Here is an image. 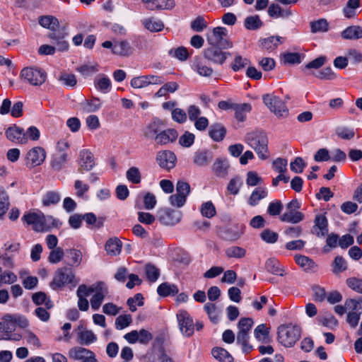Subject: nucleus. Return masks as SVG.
I'll return each mask as SVG.
<instances>
[{"label": "nucleus", "instance_id": "nucleus-27", "mask_svg": "<svg viewBox=\"0 0 362 362\" xmlns=\"http://www.w3.org/2000/svg\"><path fill=\"white\" fill-rule=\"evenodd\" d=\"M360 7V0H349L344 7L342 12L347 18H352L358 13Z\"/></svg>", "mask_w": 362, "mask_h": 362}, {"label": "nucleus", "instance_id": "nucleus-55", "mask_svg": "<svg viewBox=\"0 0 362 362\" xmlns=\"http://www.w3.org/2000/svg\"><path fill=\"white\" fill-rule=\"evenodd\" d=\"M129 310L132 312L136 310V305L142 306L144 305V298L141 293H136L133 298H129L127 302Z\"/></svg>", "mask_w": 362, "mask_h": 362}, {"label": "nucleus", "instance_id": "nucleus-23", "mask_svg": "<svg viewBox=\"0 0 362 362\" xmlns=\"http://www.w3.org/2000/svg\"><path fill=\"white\" fill-rule=\"evenodd\" d=\"M281 37L279 36H269L259 40V47L267 52H272L281 44Z\"/></svg>", "mask_w": 362, "mask_h": 362}, {"label": "nucleus", "instance_id": "nucleus-5", "mask_svg": "<svg viewBox=\"0 0 362 362\" xmlns=\"http://www.w3.org/2000/svg\"><path fill=\"white\" fill-rule=\"evenodd\" d=\"M21 77L24 82L34 86H40L45 82L47 74L42 69L30 66L21 70Z\"/></svg>", "mask_w": 362, "mask_h": 362}, {"label": "nucleus", "instance_id": "nucleus-56", "mask_svg": "<svg viewBox=\"0 0 362 362\" xmlns=\"http://www.w3.org/2000/svg\"><path fill=\"white\" fill-rule=\"evenodd\" d=\"M145 271L147 279L151 282H155L160 276L159 269L153 264H147Z\"/></svg>", "mask_w": 362, "mask_h": 362}, {"label": "nucleus", "instance_id": "nucleus-58", "mask_svg": "<svg viewBox=\"0 0 362 362\" xmlns=\"http://www.w3.org/2000/svg\"><path fill=\"white\" fill-rule=\"evenodd\" d=\"M249 334L238 332L237 334V343L242 345L243 350L245 352L249 351L252 346L248 343Z\"/></svg>", "mask_w": 362, "mask_h": 362}, {"label": "nucleus", "instance_id": "nucleus-54", "mask_svg": "<svg viewBox=\"0 0 362 362\" xmlns=\"http://www.w3.org/2000/svg\"><path fill=\"white\" fill-rule=\"evenodd\" d=\"M253 324L254 322L250 317L241 318L238 324V332L249 334V331L252 327Z\"/></svg>", "mask_w": 362, "mask_h": 362}, {"label": "nucleus", "instance_id": "nucleus-43", "mask_svg": "<svg viewBox=\"0 0 362 362\" xmlns=\"http://www.w3.org/2000/svg\"><path fill=\"white\" fill-rule=\"evenodd\" d=\"M261 239L269 244L275 243L279 238V235L276 232L267 228L262 230L259 235Z\"/></svg>", "mask_w": 362, "mask_h": 362}, {"label": "nucleus", "instance_id": "nucleus-64", "mask_svg": "<svg viewBox=\"0 0 362 362\" xmlns=\"http://www.w3.org/2000/svg\"><path fill=\"white\" fill-rule=\"evenodd\" d=\"M346 284L352 290L362 293V279L350 278L346 280Z\"/></svg>", "mask_w": 362, "mask_h": 362}, {"label": "nucleus", "instance_id": "nucleus-59", "mask_svg": "<svg viewBox=\"0 0 362 362\" xmlns=\"http://www.w3.org/2000/svg\"><path fill=\"white\" fill-rule=\"evenodd\" d=\"M64 250L61 247L52 250L48 257V261L52 264L59 262L64 257Z\"/></svg>", "mask_w": 362, "mask_h": 362}, {"label": "nucleus", "instance_id": "nucleus-15", "mask_svg": "<svg viewBox=\"0 0 362 362\" xmlns=\"http://www.w3.org/2000/svg\"><path fill=\"white\" fill-rule=\"evenodd\" d=\"M177 136V131L173 129H168L160 131L154 137V140L156 144L163 146L174 142Z\"/></svg>", "mask_w": 362, "mask_h": 362}, {"label": "nucleus", "instance_id": "nucleus-18", "mask_svg": "<svg viewBox=\"0 0 362 362\" xmlns=\"http://www.w3.org/2000/svg\"><path fill=\"white\" fill-rule=\"evenodd\" d=\"M23 220L28 225H32L33 229L37 232L45 231V225L42 223L43 214L37 213H28L23 216Z\"/></svg>", "mask_w": 362, "mask_h": 362}, {"label": "nucleus", "instance_id": "nucleus-44", "mask_svg": "<svg viewBox=\"0 0 362 362\" xmlns=\"http://www.w3.org/2000/svg\"><path fill=\"white\" fill-rule=\"evenodd\" d=\"M67 154L66 153H56L54 156V158L52 161V167L56 170H59L62 169L63 165L67 161Z\"/></svg>", "mask_w": 362, "mask_h": 362}, {"label": "nucleus", "instance_id": "nucleus-32", "mask_svg": "<svg viewBox=\"0 0 362 362\" xmlns=\"http://www.w3.org/2000/svg\"><path fill=\"white\" fill-rule=\"evenodd\" d=\"M79 343L83 345H88L97 340L96 335L93 331L88 329H83L78 334Z\"/></svg>", "mask_w": 362, "mask_h": 362}, {"label": "nucleus", "instance_id": "nucleus-11", "mask_svg": "<svg viewBox=\"0 0 362 362\" xmlns=\"http://www.w3.org/2000/svg\"><path fill=\"white\" fill-rule=\"evenodd\" d=\"M156 160L162 168L170 170L175 166L177 158L173 152L165 150L157 153Z\"/></svg>", "mask_w": 362, "mask_h": 362}, {"label": "nucleus", "instance_id": "nucleus-63", "mask_svg": "<svg viewBox=\"0 0 362 362\" xmlns=\"http://www.w3.org/2000/svg\"><path fill=\"white\" fill-rule=\"evenodd\" d=\"M291 170L296 173H301L305 167V163L300 157H297L290 164Z\"/></svg>", "mask_w": 362, "mask_h": 362}, {"label": "nucleus", "instance_id": "nucleus-21", "mask_svg": "<svg viewBox=\"0 0 362 362\" xmlns=\"http://www.w3.org/2000/svg\"><path fill=\"white\" fill-rule=\"evenodd\" d=\"M122 247V241L116 237L108 239L105 245V249L107 254L114 257L120 254Z\"/></svg>", "mask_w": 362, "mask_h": 362}, {"label": "nucleus", "instance_id": "nucleus-45", "mask_svg": "<svg viewBox=\"0 0 362 362\" xmlns=\"http://www.w3.org/2000/svg\"><path fill=\"white\" fill-rule=\"evenodd\" d=\"M251 110V105L247 103H244L237 106L235 108V118L240 121L243 122L245 119L246 115Z\"/></svg>", "mask_w": 362, "mask_h": 362}, {"label": "nucleus", "instance_id": "nucleus-28", "mask_svg": "<svg viewBox=\"0 0 362 362\" xmlns=\"http://www.w3.org/2000/svg\"><path fill=\"white\" fill-rule=\"evenodd\" d=\"M255 338L262 343H269L270 341L269 329L265 324L258 325L254 330Z\"/></svg>", "mask_w": 362, "mask_h": 362}, {"label": "nucleus", "instance_id": "nucleus-35", "mask_svg": "<svg viewBox=\"0 0 362 362\" xmlns=\"http://www.w3.org/2000/svg\"><path fill=\"white\" fill-rule=\"evenodd\" d=\"M204 310L209 315V319L214 323H217L219 320L221 311L216 305L212 303H207L204 305Z\"/></svg>", "mask_w": 362, "mask_h": 362}, {"label": "nucleus", "instance_id": "nucleus-16", "mask_svg": "<svg viewBox=\"0 0 362 362\" xmlns=\"http://www.w3.org/2000/svg\"><path fill=\"white\" fill-rule=\"evenodd\" d=\"M313 233L317 237H324L328 233V222L325 214H317L313 227Z\"/></svg>", "mask_w": 362, "mask_h": 362}, {"label": "nucleus", "instance_id": "nucleus-42", "mask_svg": "<svg viewBox=\"0 0 362 362\" xmlns=\"http://www.w3.org/2000/svg\"><path fill=\"white\" fill-rule=\"evenodd\" d=\"M168 54L171 57L177 59L180 61H185L189 57L188 51L184 47H179L177 48L170 49L168 51Z\"/></svg>", "mask_w": 362, "mask_h": 362}, {"label": "nucleus", "instance_id": "nucleus-24", "mask_svg": "<svg viewBox=\"0 0 362 362\" xmlns=\"http://www.w3.org/2000/svg\"><path fill=\"white\" fill-rule=\"evenodd\" d=\"M341 37L346 40H358L362 38V27L352 25L341 32Z\"/></svg>", "mask_w": 362, "mask_h": 362}, {"label": "nucleus", "instance_id": "nucleus-3", "mask_svg": "<svg viewBox=\"0 0 362 362\" xmlns=\"http://www.w3.org/2000/svg\"><path fill=\"white\" fill-rule=\"evenodd\" d=\"M263 102L277 118L284 119L288 116V109L285 103L279 97L273 94H267L263 96Z\"/></svg>", "mask_w": 362, "mask_h": 362}, {"label": "nucleus", "instance_id": "nucleus-39", "mask_svg": "<svg viewBox=\"0 0 362 362\" xmlns=\"http://www.w3.org/2000/svg\"><path fill=\"white\" fill-rule=\"evenodd\" d=\"M67 258L69 259V265L77 267L82 261V253L80 250L71 249L67 251Z\"/></svg>", "mask_w": 362, "mask_h": 362}, {"label": "nucleus", "instance_id": "nucleus-30", "mask_svg": "<svg viewBox=\"0 0 362 362\" xmlns=\"http://www.w3.org/2000/svg\"><path fill=\"white\" fill-rule=\"evenodd\" d=\"M226 133V129L219 124H214L211 125L209 132L210 137L216 141L223 140Z\"/></svg>", "mask_w": 362, "mask_h": 362}, {"label": "nucleus", "instance_id": "nucleus-6", "mask_svg": "<svg viewBox=\"0 0 362 362\" xmlns=\"http://www.w3.org/2000/svg\"><path fill=\"white\" fill-rule=\"evenodd\" d=\"M227 30L225 28L217 27L207 34V42L213 47H218L220 49H228L233 44L227 39Z\"/></svg>", "mask_w": 362, "mask_h": 362}, {"label": "nucleus", "instance_id": "nucleus-48", "mask_svg": "<svg viewBox=\"0 0 362 362\" xmlns=\"http://www.w3.org/2000/svg\"><path fill=\"white\" fill-rule=\"evenodd\" d=\"M245 254L246 250L238 246H232L226 250V255L228 258H242Z\"/></svg>", "mask_w": 362, "mask_h": 362}, {"label": "nucleus", "instance_id": "nucleus-52", "mask_svg": "<svg viewBox=\"0 0 362 362\" xmlns=\"http://www.w3.org/2000/svg\"><path fill=\"white\" fill-rule=\"evenodd\" d=\"M348 61L353 64H360L362 62V52L355 48L349 49L346 52Z\"/></svg>", "mask_w": 362, "mask_h": 362}, {"label": "nucleus", "instance_id": "nucleus-4", "mask_svg": "<svg viewBox=\"0 0 362 362\" xmlns=\"http://www.w3.org/2000/svg\"><path fill=\"white\" fill-rule=\"evenodd\" d=\"M88 296L93 293L90 300L91 308L98 310L105 298L108 295V288L104 282L99 281L88 287Z\"/></svg>", "mask_w": 362, "mask_h": 362}, {"label": "nucleus", "instance_id": "nucleus-36", "mask_svg": "<svg viewBox=\"0 0 362 362\" xmlns=\"http://www.w3.org/2000/svg\"><path fill=\"white\" fill-rule=\"evenodd\" d=\"M213 356L221 362H233V357L223 348H214L211 351Z\"/></svg>", "mask_w": 362, "mask_h": 362}, {"label": "nucleus", "instance_id": "nucleus-40", "mask_svg": "<svg viewBox=\"0 0 362 362\" xmlns=\"http://www.w3.org/2000/svg\"><path fill=\"white\" fill-rule=\"evenodd\" d=\"M60 195L57 192L49 191L42 198V204L45 206H49L57 204L60 201Z\"/></svg>", "mask_w": 362, "mask_h": 362}, {"label": "nucleus", "instance_id": "nucleus-47", "mask_svg": "<svg viewBox=\"0 0 362 362\" xmlns=\"http://www.w3.org/2000/svg\"><path fill=\"white\" fill-rule=\"evenodd\" d=\"M127 179L133 184H139L141 181V175L138 168L131 167L126 173Z\"/></svg>", "mask_w": 362, "mask_h": 362}, {"label": "nucleus", "instance_id": "nucleus-29", "mask_svg": "<svg viewBox=\"0 0 362 362\" xmlns=\"http://www.w3.org/2000/svg\"><path fill=\"white\" fill-rule=\"evenodd\" d=\"M303 218L304 215L298 211H288L280 217L281 221L292 223H298L303 221Z\"/></svg>", "mask_w": 362, "mask_h": 362}, {"label": "nucleus", "instance_id": "nucleus-33", "mask_svg": "<svg viewBox=\"0 0 362 362\" xmlns=\"http://www.w3.org/2000/svg\"><path fill=\"white\" fill-rule=\"evenodd\" d=\"M39 23L43 28L51 30H56L59 27L58 20L52 16H42L39 20Z\"/></svg>", "mask_w": 362, "mask_h": 362}, {"label": "nucleus", "instance_id": "nucleus-19", "mask_svg": "<svg viewBox=\"0 0 362 362\" xmlns=\"http://www.w3.org/2000/svg\"><path fill=\"white\" fill-rule=\"evenodd\" d=\"M134 48L127 40L115 41L112 52L121 57H129L134 53Z\"/></svg>", "mask_w": 362, "mask_h": 362}, {"label": "nucleus", "instance_id": "nucleus-60", "mask_svg": "<svg viewBox=\"0 0 362 362\" xmlns=\"http://www.w3.org/2000/svg\"><path fill=\"white\" fill-rule=\"evenodd\" d=\"M336 134L339 138L346 140L353 139L355 135L354 129L344 127H338L336 130Z\"/></svg>", "mask_w": 362, "mask_h": 362}, {"label": "nucleus", "instance_id": "nucleus-46", "mask_svg": "<svg viewBox=\"0 0 362 362\" xmlns=\"http://www.w3.org/2000/svg\"><path fill=\"white\" fill-rule=\"evenodd\" d=\"M310 30L313 33L327 32L328 30V23L323 18L310 22Z\"/></svg>", "mask_w": 362, "mask_h": 362}, {"label": "nucleus", "instance_id": "nucleus-37", "mask_svg": "<svg viewBox=\"0 0 362 362\" xmlns=\"http://www.w3.org/2000/svg\"><path fill=\"white\" fill-rule=\"evenodd\" d=\"M244 25L247 30H255L262 27L263 23L259 16L255 15L247 17L245 19Z\"/></svg>", "mask_w": 362, "mask_h": 362}, {"label": "nucleus", "instance_id": "nucleus-7", "mask_svg": "<svg viewBox=\"0 0 362 362\" xmlns=\"http://www.w3.org/2000/svg\"><path fill=\"white\" fill-rule=\"evenodd\" d=\"M74 282H78L75 281L74 273L70 268L64 267L56 271L50 286L53 289H58Z\"/></svg>", "mask_w": 362, "mask_h": 362}, {"label": "nucleus", "instance_id": "nucleus-17", "mask_svg": "<svg viewBox=\"0 0 362 362\" xmlns=\"http://www.w3.org/2000/svg\"><path fill=\"white\" fill-rule=\"evenodd\" d=\"M79 168L78 170L89 171L95 165V160L93 153L87 149H83L79 153Z\"/></svg>", "mask_w": 362, "mask_h": 362}, {"label": "nucleus", "instance_id": "nucleus-22", "mask_svg": "<svg viewBox=\"0 0 362 362\" xmlns=\"http://www.w3.org/2000/svg\"><path fill=\"white\" fill-rule=\"evenodd\" d=\"M295 260L296 264L305 272H315L317 271V265L308 257L298 255L295 256Z\"/></svg>", "mask_w": 362, "mask_h": 362}, {"label": "nucleus", "instance_id": "nucleus-10", "mask_svg": "<svg viewBox=\"0 0 362 362\" xmlns=\"http://www.w3.org/2000/svg\"><path fill=\"white\" fill-rule=\"evenodd\" d=\"M157 218L162 224L172 226L180 222L181 214L170 209H160L157 212Z\"/></svg>", "mask_w": 362, "mask_h": 362}, {"label": "nucleus", "instance_id": "nucleus-50", "mask_svg": "<svg viewBox=\"0 0 362 362\" xmlns=\"http://www.w3.org/2000/svg\"><path fill=\"white\" fill-rule=\"evenodd\" d=\"M200 210L202 216L208 218L214 217L216 214V207L210 201L203 203Z\"/></svg>", "mask_w": 362, "mask_h": 362}, {"label": "nucleus", "instance_id": "nucleus-20", "mask_svg": "<svg viewBox=\"0 0 362 362\" xmlns=\"http://www.w3.org/2000/svg\"><path fill=\"white\" fill-rule=\"evenodd\" d=\"M76 296L78 298V307L81 311H87L89 308V303L87 300L88 296V286L85 284H81L78 287L76 291Z\"/></svg>", "mask_w": 362, "mask_h": 362}, {"label": "nucleus", "instance_id": "nucleus-8", "mask_svg": "<svg viewBox=\"0 0 362 362\" xmlns=\"http://www.w3.org/2000/svg\"><path fill=\"white\" fill-rule=\"evenodd\" d=\"M179 329L183 336L189 337L193 335L194 324L192 318L186 310H180L177 313Z\"/></svg>", "mask_w": 362, "mask_h": 362}, {"label": "nucleus", "instance_id": "nucleus-53", "mask_svg": "<svg viewBox=\"0 0 362 362\" xmlns=\"http://www.w3.org/2000/svg\"><path fill=\"white\" fill-rule=\"evenodd\" d=\"M8 206V196L4 189L0 187V216L6 212Z\"/></svg>", "mask_w": 362, "mask_h": 362}, {"label": "nucleus", "instance_id": "nucleus-49", "mask_svg": "<svg viewBox=\"0 0 362 362\" xmlns=\"http://www.w3.org/2000/svg\"><path fill=\"white\" fill-rule=\"evenodd\" d=\"M267 270L276 275L283 276V269L279 267V263L275 259H269L266 262Z\"/></svg>", "mask_w": 362, "mask_h": 362}, {"label": "nucleus", "instance_id": "nucleus-2", "mask_svg": "<svg viewBox=\"0 0 362 362\" xmlns=\"http://www.w3.org/2000/svg\"><path fill=\"white\" fill-rule=\"evenodd\" d=\"M301 330L296 325H281L278 328L277 339L285 347H292L300 339Z\"/></svg>", "mask_w": 362, "mask_h": 362}, {"label": "nucleus", "instance_id": "nucleus-12", "mask_svg": "<svg viewBox=\"0 0 362 362\" xmlns=\"http://www.w3.org/2000/svg\"><path fill=\"white\" fill-rule=\"evenodd\" d=\"M5 134L6 138L12 142L21 144H27V136H25L24 129L16 125L9 127Z\"/></svg>", "mask_w": 362, "mask_h": 362}, {"label": "nucleus", "instance_id": "nucleus-13", "mask_svg": "<svg viewBox=\"0 0 362 362\" xmlns=\"http://www.w3.org/2000/svg\"><path fill=\"white\" fill-rule=\"evenodd\" d=\"M230 55V52H222L218 47L211 46L204 51V57L207 59L218 64H222Z\"/></svg>", "mask_w": 362, "mask_h": 362}, {"label": "nucleus", "instance_id": "nucleus-25", "mask_svg": "<svg viewBox=\"0 0 362 362\" xmlns=\"http://www.w3.org/2000/svg\"><path fill=\"white\" fill-rule=\"evenodd\" d=\"M268 194V191L265 187H257L250 194L248 199V204L252 206L258 204L260 200L264 199Z\"/></svg>", "mask_w": 362, "mask_h": 362}, {"label": "nucleus", "instance_id": "nucleus-57", "mask_svg": "<svg viewBox=\"0 0 362 362\" xmlns=\"http://www.w3.org/2000/svg\"><path fill=\"white\" fill-rule=\"evenodd\" d=\"M130 315H122L117 317L115 320V327L117 329H123L128 327L132 322Z\"/></svg>", "mask_w": 362, "mask_h": 362}, {"label": "nucleus", "instance_id": "nucleus-38", "mask_svg": "<svg viewBox=\"0 0 362 362\" xmlns=\"http://www.w3.org/2000/svg\"><path fill=\"white\" fill-rule=\"evenodd\" d=\"M157 292L159 296L165 297L177 293L178 292V289L177 286L173 284L163 283L158 287Z\"/></svg>", "mask_w": 362, "mask_h": 362}, {"label": "nucleus", "instance_id": "nucleus-1", "mask_svg": "<svg viewBox=\"0 0 362 362\" xmlns=\"http://www.w3.org/2000/svg\"><path fill=\"white\" fill-rule=\"evenodd\" d=\"M245 142L255 151L259 159L264 160L269 158V140L266 133L258 131L247 133Z\"/></svg>", "mask_w": 362, "mask_h": 362}, {"label": "nucleus", "instance_id": "nucleus-31", "mask_svg": "<svg viewBox=\"0 0 362 362\" xmlns=\"http://www.w3.org/2000/svg\"><path fill=\"white\" fill-rule=\"evenodd\" d=\"M228 168L229 164L226 160L218 159L214 163L213 170L217 176L225 177L228 174Z\"/></svg>", "mask_w": 362, "mask_h": 362}, {"label": "nucleus", "instance_id": "nucleus-51", "mask_svg": "<svg viewBox=\"0 0 362 362\" xmlns=\"http://www.w3.org/2000/svg\"><path fill=\"white\" fill-rule=\"evenodd\" d=\"M242 185V179L240 177L236 176L229 181L227 189L230 192V194L236 195L238 194Z\"/></svg>", "mask_w": 362, "mask_h": 362}, {"label": "nucleus", "instance_id": "nucleus-14", "mask_svg": "<svg viewBox=\"0 0 362 362\" xmlns=\"http://www.w3.org/2000/svg\"><path fill=\"white\" fill-rule=\"evenodd\" d=\"M46 158V152L45 149L40 146L31 148L27 153L26 159L28 163L32 166H37L41 165Z\"/></svg>", "mask_w": 362, "mask_h": 362}, {"label": "nucleus", "instance_id": "nucleus-26", "mask_svg": "<svg viewBox=\"0 0 362 362\" xmlns=\"http://www.w3.org/2000/svg\"><path fill=\"white\" fill-rule=\"evenodd\" d=\"M142 24L150 32H160L164 28L163 23L153 17L145 18L142 21Z\"/></svg>", "mask_w": 362, "mask_h": 362}, {"label": "nucleus", "instance_id": "nucleus-41", "mask_svg": "<svg viewBox=\"0 0 362 362\" xmlns=\"http://www.w3.org/2000/svg\"><path fill=\"white\" fill-rule=\"evenodd\" d=\"M249 63L250 61L247 58H244L242 56L237 54L232 62L230 67L233 71L237 72L244 69L249 64Z\"/></svg>", "mask_w": 362, "mask_h": 362}, {"label": "nucleus", "instance_id": "nucleus-62", "mask_svg": "<svg viewBox=\"0 0 362 362\" xmlns=\"http://www.w3.org/2000/svg\"><path fill=\"white\" fill-rule=\"evenodd\" d=\"M345 307L348 313H361L360 303L354 299H348L345 302Z\"/></svg>", "mask_w": 362, "mask_h": 362}, {"label": "nucleus", "instance_id": "nucleus-34", "mask_svg": "<svg viewBox=\"0 0 362 362\" xmlns=\"http://www.w3.org/2000/svg\"><path fill=\"white\" fill-rule=\"evenodd\" d=\"M95 85L96 88L103 93H107L110 90L111 82L108 77L105 75H99L95 79Z\"/></svg>", "mask_w": 362, "mask_h": 362}, {"label": "nucleus", "instance_id": "nucleus-9", "mask_svg": "<svg viewBox=\"0 0 362 362\" xmlns=\"http://www.w3.org/2000/svg\"><path fill=\"white\" fill-rule=\"evenodd\" d=\"M68 356L69 358L81 362H97L95 354L86 348L81 346H74L69 350Z\"/></svg>", "mask_w": 362, "mask_h": 362}, {"label": "nucleus", "instance_id": "nucleus-61", "mask_svg": "<svg viewBox=\"0 0 362 362\" xmlns=\"http://www.w3.org/2000/svg\"><path fill=\"white\" fill-rule=\"evenodd\" d=\"M316 77L320 80H333L337 76L330 67H327L318 71Z\"/></svg>", "mask_w": 362, "mask_h": 362}]
</instances>
